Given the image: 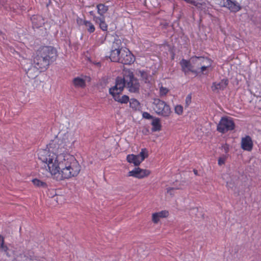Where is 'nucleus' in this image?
Segmentation results:
<instances>
[{
  "instance_id": "nucleus-37",
  "label": "nucleus",
  "mask_w": 261,
  "mask_h": 261,
  "mask_svg": "<svg viewBox=\"0 0 261 261\" xmlns=\"http://www.w3.org/2000/svg\"><path fill=\"white\" fill-rule=\"evenodd\" d=\"M177 189L175 188H167V192L171 196L174 195V191Z\"/></svg>"
},
{
  "instance_id": "nucleus-29",
  "label": "nucleus",
  "mask_w": 261,
  "mask_h": 261,
  "mask_svg": "<svg viewBox=\"0 0 261 261\" xmlns=\"http://www.w3.org/2000/svg\"><path fill=\"white\" fill-rule=\"evenodd\" d=\"M110 94H111L114 99V100L116 101H118V99H120L121 96L120 95V93L121 92H119V91L114 90L113 91H109Z\"/></svg>"
},
{
  "instance_id": "nucleus-35",
  "label": "nucleus",
  "mask_w": 261,
  "mask_h": 261,
  "mask_svg": "<svg viewBox=\"0 0 261 261\" xmlns=\"http://www.w3.org/2000/svg\"><path fill=\"white\" fill-rule=\"evenodd\" d=\"M169 90L165 87H161L160 89V94L161 96H164L168 92Z\"/></svg>"
},
{
  "instance_id": "nucleus-36",
  "label": "nucleus",
  "mask_w": 261,
  "mask_h": 261,
  "mask_svg": "<svg viewBox=\"0 0 261 261\" xmlns=\"http://www.w3.org/2000/svg\"><path fill=\"white\" fill-rule=\"evenodd\" d=\"M160 217H159L158 214L153 213L152 216V221L154 223H158L160 221Z\"/></svg>"
},
{
  "instance_id": "nucleus-5",
  "label": "nucleus",
  "mask_w": 261,
  "mask_h": 261,
  "mask_svg": "<svg viewBox=\"0 0 261 261\" xmlns=\"http://www.w3.org/2000/svg\"><path fill=\"white\" fill-rule=\"evenodd\" d=\"M31 63L29 60L25 59L22 63V68L24 69L28 77L31 80H34V86L37 87L42 81L39 76L40 73L39 68H37L35 65L31 66L30 68L29 65Z\"/></svg>"
},
{
  "instance_id": "nucleus-44",
  "label": "nucleus",
  "mask_w": 261,
  "mask_h": 261,
  "mask_svg": "<svg viewBox=\"0 0 261 261\" xmlns=\"http://www.w3.org/2000/svg\"><path fill=\"white\" fill-rule=\"evenodd\" d=\"M193 172L196 175H198V171L196 169L193 170Z\"/></svg>"
},
{
  "instance_id": "nucleus-34",
  "label": "nucleus",
  "mask_w": 261,
  "mask_h": 261,
  "mask_svg": "<svg viewBox=\"0 0 261 261\" xmlns=\"http://www.w3.org/2000/svg\"><path fill=\"white\" fill-rule=\"evenodd\" d=\"M139 73L141 76V77L145 81L146 83L148 80V74L146 72L144 71H139Z\"/></svg>"
},
{
  "instance_id": "nucleus-45",
  "label": "nucleus",
  "mask_w": 261,
  "mask_h": 261,
  "mask_svg": "<svg viewBox=\"0 0 261 261\" xmlns=\"http://www.w3.org/2000/svg\"><path fill=\"white\" fill-rule=\"evenodd\" d=\"M90 14L91 15L93 16V17H94V16H95L94 15V12L93 11H90Z\"/></svg>"
},
{
  "instance_id": "nucleus-32",
  "label": "nucleus",
  "mask_w": 261,
  "mask_h": 261,
  "mask_svg": "<svg viewBox=\"0 0 261 261\" xmlns=\"http://www.w3.org/2000/svg\"><path fill=\"white\" fill-rule=\"evenodd\" d=\"M129 97L126 95L121 96L120 99H118V102L121 103H127L129 101Z\"/></svg>"
},
{
  "instance_id": "nucleus-11",
  "label": "nucleus",
  "mask_w": 261,
  "mask_h": 261,
  "mask_svg": "<svg viewBox=\"0 0 261 261\" xmlns=\"http://www.w3.org/2000/svg\"><path fill=\"white\" fill-rule=\"evenodd\" d=\"M115 85L110 88L109 91H113L114 90L119 91L121 92L124 88L126 87V81L125 79V70L123 71V77L118 76L116 79Z\"/></svg>"
},
{
  "instance_id": "nucleus-42",
  "label": "nucleus",
  "mask_w": 261,
  "mask_h": 261,
  "mask_svg": "<svg viewBox=\"0 0 261 261\" xmlns=\"http://www.w3.org/2000/svg\"><path fill=\"white\" fill-rule=\"evenodd\" d=\"M224 151H225V152L226 153L228 152V150H229L228 146H224Z\"/></svg>"
},
{
  "instance_id": "nucleus-38",
  "label": "nucleus",
  "mask_w": 261,
  "mask_h": 261,
  "mask_svg": "<svg viewBox=\"0 0 261 261\" xmlns=\"http://www.w3.org/2000/svg\"><path fill=\"white\" fill-rule=\"evenodd\" d=\"M142 116L144 118L147 119H153L154 118V117L152 115H151L149 113L146 112H144L143 113Z\"/></svg>"
},
{
  "instance_id": "nucleus-14",
  "label": "nucleus",
  "mask_w": 261,
  "mask_h": 261,
  "mask_svg": "<svg viewBox=\"0 0 261 261\" xmlns=\"http://www.w3.org/2000/svg\"><path fill=\"white\" fill-rule=\"evenodd\" d=\"M191 62L194 65V69H200V67L206 62H209L207 58L203 57L194 56L191 58Z\"/></svg>"
},
{
  "instance_id": "nucleus-13",
  "label": "nucleus",
  "mask_w": 261,
  "mask_h": 261,
  "mask_svg": "<svg viewBox=\"0 0 261 261\" xmlns=\"http://www.w3.org/2000/svg\"><path fill=\"white\" fill-rule=\"evenodd\" d=\"M180 65L181 67L182 71L186 75L190 71L197 75L198 72L196 69H194V65L192 63L191 60L188 61L183 59L180 61Z\"/></svg>"
},
{
  "instance_id": "nucleus-31",
  "label": "nucleus",
  "mask_w": 261,
  "mask_h": 261,
  "mask_svg": "<svg viewBox=\"0 0 261 261\" xmlns=\"http://www.w3.org/2000/svg\"><path fill=\"white\" fill-rule=\"evenodd\" d=\"M174 111L178 115H181L183 113V107L181 105H177L174 108Z\"/></svg>"
},
{
  "instance_id": "nucleus-1",
  "label": "nucleus",
  "mask_w": 261,
  "mask_h": 261,
  "mask_svg": "<svg viewBox=\"0 0 261 261\" xmlns=\"http://www.w3.org/2000/svg\"><path fill=\"white\" fill-rule=\"evenodd\" d=\"M74 142L73 135L70 133H65L62 136H57L54 140L50 141L47 145V149L53 152L58 161L65 158V156L68 155L67 152L69 148Z\"/></svg>"
},
{
  "instance_id": "nucleus-10",
  "label": "nucleus",
  "mask_w": 261,
  "mask_h": 261,
  "mask_svg": "<svg viewBox=\"0 0 261 261\" xmlns=\"http://www.w3.org/2000/svg\"><path fill=\"white\" fill-rule=\"evenodd\" d=\"M0 251L4 252L6 257L4 261H12L14 258V251L5 245V239L0 234Z\"/></svg>"
},
{
  "instance_id": "nucleus-28",
  "label": "nucleus",
  "mask_w": 261,
  "mask_h": 261,
  "mask_svg": "<svg viewBox=\"0 0 261 261\" xmlns=\"http://www.w3.org/2000/svg\"><path fill=\"white\" fill-rule=\"evenodd\" d=\"M129 106L134 110L139 109L140 102L136 99L132 98L129 101Z\"/></svg>"
},
{
  "instance_id": "nucleus-39",
  "label": "nucleus",
  "mask_w": 261,
  "mask_h": 261,
  "mask_svg": "<svg viewBox=\"0 0 261 261\" xmlns=\"http://www.w3.org/2000/svg\"><path fill=\"white\" fill-rule=\"evenodd\" d=\"M191 95L189 94L186 98V107H188L191 102Z\"/></svg>"
},
{
  "instance_id": "nucleus-9",
  "label": "nucleus",
  "mask_w": 261,
  "mask_h": 261,
  "mask_svg": "<svg viewBox=\"0 0 261 261\" xmlns=\"http://www.w3.org/2000/svg\"><path fill=\"white\" fill-rule=\"evenodd\" d=\"M118 62L125 65H130L133 63L135 58L132 53L127 48H124L121 50Z\"/></svg>"
},
{
  "instance_id": "nucleus-12",
  "label": "nucleus",
  "mask_w": 261,
  "mask_h": 261,
  "mask_svg": "<svg viewBox=\"0 0 261 261\" xmlns=\"http://www.w3.org/2000/svg\"><path fill=\"white\" fill-rule=\"evenodd\" d=\"M151 172L147 169H142L139 167L135 168L134 170L130 171L128 173V176H133L134 177L140 179L147 177L150 175Z\"/></svg>"
},
{
  "instance_id": "nucleus-25",
  "label": "nucleus",
  "mask_w": 261,
  "mask_h": 261,
  "mask_svg": "<svg viewBox=\"0 0 261 261\" xmlns=\"http://www.w3.org/2000/svg\"><path fill=\"white\" fill-rule=\"evenodd\" d=\"M96 7L97 9V12L100 15V16H104V14H105L108 10V7L102 4H98Z\"/></svg>"
},
{
  "instance_id": "nucleus-2",
  "label": "nucleus",
  "mask_w": 261,
  "mask_h": 261,
  "mask_svg": "<svg viewBox=\"0 0 261 261\" xmlns=\"http://www.w3.org/2000/svg\"><path fill=\"white\" fill-rule=\"evenodd\" d=\"M65 157L59 161L57 165V173L61 175L60 180L76 176L81 170V166L73 156L66 155Z\"/></svg>"
},
{
  "instance_id": "nucleus-17",
  "label": "nucleus",
  "mask_w": 261,
  "mask_h": 261,
  "mask_svg": "<svg viewBox=\"0 0 261 261\" xmlns=\"http://www.w3.org/2000/svg\"><path fill=\"white\" fill-rule=\"evenodd\" d=\"M228 84V80L227 79H223L220 82L217 83L214 82L212 86V90L213 91H218L219 90H224Z\"/></svg>"
},
{
  "instance_id": "nucleus-6",
  "label": "nucleus",
  "mask_w": 261,
  "mask_h": 261,
  "mask_svg": "<svg viewBox=\"0 0 261 261\" xmlns=\"http://www.w3.org/2000/svg\"><path fill=\"white\" fill-rule=\"evenodd\" d=\"M126 88L130 92L137 93L140 89L138 80L134 76V73L130 69L125 70Z\"/></svg>"
},
{
  "instance_id": "nucleus-7",
  "label": "nucleus",
  "mask_w": 261,
  "mask_h": 261,
  "mask_svg": "<svg viewBox=\"0 0 261 261\" xmlns=\"http://www.w3.org/2000/svg\"><path fill=\"white\" fill-rule=\"evenodd\" d=\"M153 109L158 115L164 117H168L170 115L171 113L170 107L165 101L155 98L153 100Z\"/></svg>"
},
{
  "instance_id": "nucleus-33",
  "label": "nucleus",
  "mask_w": 261,
  "mask_h": 261,
  "mask_svg": "<svg viewBox=\"0 0 261 261\" xmlns=\"http://www.w3.org/2000/svg\"><path fill=\"white\" fill-rule=\"evenodd\" d=\"M158 214L160 218H166L169 215V212L167 211H162L158 213H155Z\"/></svg>"
},
{
  "instance_id": "nucleus-20",
  "label": "nucleus",
  "mask_w": 261,
  "mask_h": 261,
  "mask_svg": "<svg viewBox=\"0 0 261 261\" xmlns=\"http://www.w3.org/2000/svg\"><path fill=\"white\" fill-rule=\"evenodd\" d=\"M126 160L128 163L134 164L135 166H138L141 163V160H140V155L133 154H128L126 157Z\"/></svg>"
},
{
  "instance_id": "nucleus-15",
  "label": "nucleus",
  "mask_w": 261,
  "mask_h": 261,
  "mask_svg": "<svg viewBox=\"0 0 261 261\" xmlns=\"http://www.w3.org/2000/svg\"><path fill=\"white\" fill-rule=\"evenodd\" d=\"M253 142L249 136H246L241 140V147L243 149L247 151H251L253 148Z\"/></svg>"
},
{
  "instance_id": "nucleus-40",
  "label": "nucleus",
  "mask_w": 261,
  "mask_h": 261,
  "mask_svg": "<svg viewBox=\"0 0 261 261\" xmlns=\"http://www.w3.org/2000/svg\"><path fill=\"white\" fill-rule=\"evenodd\" d=\"M210 66V65H205L204 64H203L200 67V69H201V71L202 72V73L203 74H206V73H203V71L204 70H205L209 66Z\"/></svg>"
},
{
  "instance_id": "nucleus-3",
  "label": "nucleus",
  "mask_w": 261,
  "mask_h": 261,
  "mask_svg": "<svg viewBox=\"0 0 261 261\" xmlns=\"http://www.w3.org/2000/svg\"><path fill=\"white\" fill-rule=\"evenodd\" d=\"M57 52L51 46H45L38 49L34 57V65L41 69H46L56 59Z\"/></svg>"
},
{
  "instance_id": "nucleus-4",
  "label": "nucleus",
  "mask_w": 261,
  "mask_h": 261,
  "mask_svg": "<svg viewBox=\"0 0 261 261\" xmlns=\"http://www.w3.org/2000/svg\"><path fill=\"white\" fill-rule=\"evenodd\" d=\"M38 159L44 163V167L52 174L55 175L58 173L57 165L59 162L56 154L49 149H42L38 152Z\"/></svg>"
},
{
  "instance_id": "nucleus-24",
  "label": "nucleus",
  "mask_w": 261,
  "mask_h": 261,
  "mask_svg": "<svg viewBox=\"0 0 261 261\" xmlns=\"http://www.w3.org/2000/svg\"><path fill=\"white\" fill-rule=\"evenodd\" d=\"M73 83L75 87L84 88L86 86L85 81L80 77H75L73 80Z\"/></svg>"
},
{
  "instance_id": "nucleus-19",
  "label": "nucleus",
  "mask_w": 261,
  "mask_h": 261,
  "mask_svg": "<svg viewBox=\"0 0 261 261\" xmlns=\"http://www.w3.org/2000/svg\"><path fill=\"white\" fill-rule=\"evenodd\" d=\"M93 20L96 23L99 24V28L103 31H107L108 29V25L105 22L104 16L97 17L94 16Z\"/></svg>"
},
{
  "instance_id": "nucleus-30",
  "label": "nucleus",
  "mask_w": 261,
  "mask_h": 261,
  "mask_svg": "<svg viewBox=\"0 0 261 261\" xmlns=\"http://www.w3.org/2000/svg\"><path fill=\"white\" fill-rule=\"evenodd\" d=\"M138 155H140V160H141V162L144 160V159L148 157V154L146 148L142 149L141 151Z\"/></svg>"
},
{
  "instance_id": "nucleus-46",
  "label": "nucleus",
  "mask_w": 261,
  "mask_h": 261,
  "mask_svg": "<svg viewBox=\"0 0 261 261\" xmlns=\"http://www.w3.org/2000/svg\"><path fill=\"white\" fill-rule=\"evenodd\" d=\"M3 35V32L0 30V36Z\"/></svg>"
},
{
  "instance_id": "nucleus-23",
  "label": "nucleus",
  "mask_w": 261,
  "mask_h": 261,
  "mask_svg": "<svg viewBox=\"0 0 261 261\" xmlns=\"http://www.w3.org/2000/svg\"><path fill=\"white\" fill-rule=\"evenodd\" d=\"M152 132L159 131L161 129L162 125L160 123V119L159 118H154L151 122Z\"/></svg>"
},
{
  "instance_id": "nucleus-18",
  "label": "nucleus",
  "mask_w": 261,
  "mask_h": 261,
  "mask_svg": "<svg viewBox=\"0 0 261 261\" xmlns=\"http://www.w3.org/2000/svg\"><path fill=\"white\" fill-rule=\"evenodd\" d=\"M39 261L35 257H32L31 256H28L24 253H20L16 256L14 254V258L12 261Z\"/></svg>"
},
{
  "instance_id": "nucleus-41",
  "label": "nucleus",
  "mask_w": 261,
  "mask_h": 261,
  "mask_svg": "<svg viewBox=\"0 0 261 261\" xmlns=\"http://www.w3.org/2000/svg\"><path fill=\"white\" fill-rule=\"evenodd\" d=\"M225 163V159L222 158H220L218 160V164L219 165H222L224 164Z\"/></svg>"
},
{
  "instance_id": "nucleus-22",
  "label": "nucleus",
  "mask_w": 261,
  "mask_h": 261,
  "mask_svg": "<svg viewBox=\"0 0 261 261\" xmlns=\"http://www.w3.org/2000/svg\"><path fill=\"white\" fill-rule=\"evenodd\" d=\"M121 50H111L110 55L109 58L112 62H118L119 61L120 54H121Z\"/></svg>"
},
{
  "instance_id": "nucleus-26",
  "label": "nucleus",
  "mask_w": 261,
  "mask_h": 261,
  "mask_svg": "<svg viewBox=\"0 0 261 261\" xmlns=\"http://www.w3.org/2000/svg\"><path fill=\"white\" fill-rule=\"evenodd\" d=\"M83 24L89 33H92L95 31L94 25L90 21L84 20Z\"/></svg>"
},
{
  "instance_id": "nucleus-8",
  "label": "nucleus",
  "mask_w": 261,
  "mask_h": 261,
  "mask_svg": "<svg viewBox=\"0 0 261 261\" xmlns=\"http://www.w3.org/2000/svg\"><path fill=\"white\" fill-rule=\"evenodd\" d=\"M235 124L232 118L222 117L218 123L217 130L221 133H225L229 130L234 129Z\"/></svg>"
},
{
  "instance_id": "nucleus-27",
  "label": "nucleus",
  "mask_w": 261,
  "mask_h": 261,
  "mask_svg": "<svg viewBox=\"0 0 261 261\" xmlns=\"http://www.w3.org/2000/svg\"><path fill=\"white\" fill-rule=\"evenodd\" d=\"M32 182L35 186L38 187L46 188L47 187V184L46 182H43L37 178L33 179L32 180Z\"/></svg>"
},
{
  "instance_id": "nucleus-21",
  "label": "nucleus",
  "mask_w": 261,
  "mask_h": 261,
  "mask_svg": "<svg viewBox=\"0 0 261 261\" xmlns=\"http://www.w3.org/2000/svg\"><path fill=\"white\" fill-rule=\"evenodd\" d=\"M121 40L117 36V38H115L112 45L111 49L112 50H122L123 48Z\"/></svg>"
},
{
  "instance_id": "nucleus-43",
  "label": "nucleus",
  "mask_w": 261,
  "mask_h": 261,
  "mask_svg": "<svg viewBox=\"0 0 261 261\" xmlns=\"http://www.w3.org/2000/svg\"><path fill=\"white\" fill-rule=\"evenodd\" d=\"M189 2H190V3L191 4H193L194 5H195V6L196 5V4H195V3H196V2H195V1L194 0H191V1H189Z\"/></svg>"
},
{
  "instance_id": "nucleus-16",
  "label": "nucleus",
  "mask_w": 261,
  "mask_h": 261,
  "mask_svg": "<svg viewBox=\"0 0 261 261\" xmlns=\"http://www.w3.org/2000/svg\"><path fill=\"white\" fill-rule=\"evenodd\" d=\"M33 28H39L44 24V19L39 15H34L31 18Z\"/></svg>"
}]
</instances>
